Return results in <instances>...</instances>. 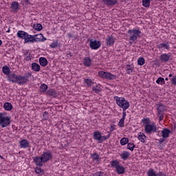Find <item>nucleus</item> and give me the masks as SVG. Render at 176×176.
I'll return each instance as SVG.
<instances>
[{"mask_svg": "<svg viewBox=\"0 0 176 176\" xmlns=\"http://www.w3.org/2000/svg\"><path fill=\"white\" fill-rule=\"evenodd\" d=\"M142 6L144 8H149L151 6V0H142Z\"/></svg>", "mask_w": 176, "mask_h": 176, "instance_id": "obj_41", "label": "nucleus"}, {"mask_svg": "<svg viewBox=\"0 0 176 176\" xmlns=\"http://www.w3.org/2000/svg\"><path fill=\"white\" fill-rule=\"evenodd\" d=\"M8 80L9 82H12V83H17L18 85H22L21 79H20V75H17L14 73H12L8 76Z\"/></svg>", "mask_w": 176, "mask_h": 176, "instance_id": "obj_8", "label": "nucleus"}, {"mask_svg": "<svg viewBox=\"0 0 176 176\" xmlns=\"http://www.w3.org/2000/svg\"><path fill=\"white\" fill-rule=\"evenodd\" d=\"M120 144L122 146L126 145V144H129V138H122L120 140Z\"/></svg>", "mask_w": 176, "mask_h": 176, "instance_id": "obj_42", "label": "nucleus"}, {"mask_svg": "<svg viewBox=\"0 0 176 176\" xmlns=\"http://www.w3.org/2000/svg\"><path fill=\"white\" fill-rule=\"evenodd\" d=\"M32 76V74L30 72H26L24 74L23 76H20L21 83V85H25L28 82H30V78Z\"/></svg>", "mask_w": 176, "mask_h": 176, "instance_id": "obj_10", "label": "nucleus"}, {"mask_svg": "<svg viewBox=\"0 0 176 176\" xmlns=\"http://www.w3.org/2000/svg\"><path fill=\"white\" fill-rule=\"evenodd\" d=\"M34 172L36 174L38 175H43L45 174V170L39 167H36L34 168Z\"/></svg>", "mask_w": 176, "mask_h": 176, "instance_id": "obj_34", "label": "nucleus"}, {"mask_svg": "<svg viewBox=\"0 0 176 176\" xmlns=\"http://www.w3.org/2000/svg\"><path fill=\"white\" fill-rule=\"evenodd\" d=\"M101 90H102V89H101V87L98 85H96L92 87V91L95 92L96 94H98V93H100Z\"/></svg>", "mask_w": 176, "mask_h": 176, "instance_id": "obj_38", "label": "nucleus"}, {"mask_svg": "<svg viewBox=\"0 0 176 176\" xmlns=\"http://www.w3.org/2000/svg\"><path fill=\"white\" fill-rule=\"evenodd\" d=\"M34 42H45L46 41V38L43 36V34H34Z\"/></svg>", "mask_w": 176, "mask_h": 176, "instance_id": "obj_13", "label": "nucleus"}, {"mask_svg": "<svg viewBox=\"0 0 176 176\" xmlns=\"http://www.w3.org/2000/svg\"><path fill=\"white\" fill-rule=\"evenodd\" d=\"M130 156V153L128 151H123L122 154H120V157L122 160H127Z\"/></svg>", "mask_w": 176, "mask_h": 176, "instance_id": "obj_27", "label": "nucleus"}, {"mask_svg": "<svg viewBox=\"0 0 176 176\" xmlns=\"http://www.w3.org/2000/svg\"><path fill=\"white\" fill-rule=\"evenodd\" d=\"M120 127H124V118H121L118 122Z\"/></svg>", "mask_w": 176, "mask_h": 176, "instance_id": "obj_48", "label": "nucleus"}, {"mask_svg": "<svg viewBox=\"0 0 176 176\" xmlns=\"http://www.w3.org/2000/svg\"><path fill=\"white\" fill-rule=\"evenodd\" d=\"M84 82L86 83L87 86L88 87H91L93 85H94V82L91 78H85L84 79Z\"/></svg>", "mask_w": 176, "mask_h": 176, "instance_id": "obj_31", "label": "nucleus"}, {"mask_svg": "<svg viewBox=\"0 0 176 176\" xmlns=\"http://www.w3.org/2000/svg\"><path fill=\"white\" fill-rule=\"evenodd\" d=\"M11 8L13 12H17V10H19V3L16 1H13L11 4Z\"/></svg>", "mask_w": 176, "mask_h": 176, "instance_id": "obj_33", "label": "nucleus"}, {"mask_svg": "<svg viewBox=\"0 0 176 176\" xmlns=\"http://www.w3.org/2000/svg\"><path fill=\"white\" fill-rule=\"evenodd\" d=\"M142 123H143V124H151V120H149V118H144L142 120Z\"/></svg>", "mask_w": 176, "mask_h": 176, "instance_id": "obj_46", "label": "nucleus"}, {"mask_svg": "<svg viewBox=\"0 0 176 176\" xmlns=\"http://www.w3.org/2000/svg\"><path fill=\"white\" fill-rule=\"evenodd\" d=\"M47 90V85H46V84H42L40 86V93H45V91H46Z\"/></svg>", "mask_w": 176, "mask_h": 176, "instance_id": "obj_40", "label": "nucleus"}, {"mask_svg": "<svg viewBox=\"0 0 176 176\" xmlns=\"http://www.w3.org/2000/svg\"><path fill=\"white\" fill-rule=\"evenodd\" d=\"M31 58H32V54H31V53H29L28 56H26L25 58V61H30L31 60Z\"/></svg>", "mask_w": 176, "mask_h": 176, "instance_id": "obj_51", "label": "nucleus"}, {"mask_svg": "<svg viewBox=\"0 0 176 176\" xmlns=\"http://www.w3.org/2000/svg\"><path fill=\"white\" fill-rule=\"evenodd\" d=\"M144 132L146 134H152V133H160L157 131V127L155 123L146 124L144 126Z\"/></svg>", "mask_w": 176, "mask_h": 176, "instance_id": "obj_5", "label": "nucleus"}, {"mask_svg": "<svg viewBox=\"0 0 176 176\" xmlns=\"http://www.w3.org/2000/svg\"><path fill=\"white\" fill-rule=\"evenodd\" d=\"M19 144L21 148H28L29 145H30V142H28V141H27V140L25 139H23L22 140H21L19 142Z\"/></svg>", "mask_w": 176, "mask_h": 176, "instance_id": "obj_20", "label": "nucleus"}, {"mask_svg": "<svg viewBox=\"0 0 176 176\" xmlns=\"http://www.w3.org/2000/svg\"><path fill=\"white\" fill-rule=\"evenodd\" d=\"M156 105V109L157 111L158 115H162V113H163V112L166 111V106L163 104V103H159Z\"/></svg>", "mask_w": 176, "mask_h": 176, "instance_id": "obj_14", "label": "nucleus"}, {"mask_svg": "<svg viewBox=\"0 0 176 176\" xmlns=\"http://www.w3.org/2000/svg\"><path fill=\"white\" fill-rule=\"evenodd\" d=\"M28 35V33L27 32H24L23 30H19L16 36L20 39H23L25 41V38H27V36Z\"/></svg>", "mask_w": 176, "mask_h": 176, "instance_id": "obj_17", "label": "nucleus"}, {"mask_svg": "<svg viewBox=\"0 0 176 176\" xmlns=\"http://www.w3.org/2000/svg\"><path fill=\"white\" fill-rule=\"evenodd\" d=\"M3 108L6 111H12L13 109V105L10 102H6L3 104Z\"/></svg>", "mask_w": 176, "mask_h": 176, "instance_id": "obj_29", "label": "nucleus"}, {"mask_svg": "<svg viewBox=\"0 0 176 176\" xmlns=\"http://www.w3.org/2000/svg\"><path fill=\"white\" fill-rule=\"evenodd\" d=\"M23 1L25 3V5H30V3H31L30 0H23Z\"/></svg>", "mask_w": 176, "mask_h": 176, "instance_id": "obj_56", "label": "nucleus"}, {"mask_svg": "<svg viewBox=\"0 0 176 176\" xmlns=\"http://www.w3.org/2000/svg\"><path fill=\"white\" fill-rule=\"evenodd\" d=\"M134 148H135V144L133 143H129L127 145V149H129V151H131L133 152L134 151Z\"/></svg>", "mask_w": 176, "mask_h": 176, "instance_id": "obj_45", "label": "nucleus"}, {"mask_svg": "<svg viewBox=\"0 0 176 176\" xmlns=\"http://www.w3.org/2000/svg\"><path fill=\"white\" fill-rule=\"evenodd\" d=\"M3 114H0V126L3 128L10 126L12 118L10 116L2 117Z\"/></svg>", "mask_w": 176, "mask_h": 176, "instance_id": "obj_7", "label": "nucleus"}, {"mask_svg": "<svg viewBox=\"0 0 176 176\" xmlns=\"http://www.w3.org/2000/svg\"><path fill=\"white\" fill-rule=\"evenodd\" d=\"M39 63L41 67H46V65H47V59H46V58L41 57L39 58Z\"/></svg>", "mask_w": 176, "mask_h": 176, "instance_id": "obj_28", "label": "nucleus"}, {"mask_svg": "<svg viewBox=\"0 0 176 176\" xmlns=\"http://www.w3.org/2000/svg\"><path fill=\"white\" fill-rule=\"evenodd\" d=\"M171 85L176 86V75L170 79Z\"/></svg>", "mask_w": 176, "mask_h": 176, "instance_id": "obj_50", "label": "nucleus"}, {"mask_svg": "<svg viewBox=\"0 0 176 176\" xmlns=\"http://www.w3.org/2000/svg\"><path fill=\"white\" fill-rule=\"evenodd\" d=\"M53 159V153L50 150H47L43 153V155L39 156H35L33 157V162L37 167H42L43 163H47L50 160Z\"/></svg>", "mask_w": 176, "mask_h": 176, "instance_id": "obj_1", "label": "nucleus"}, {"mask_svg": "<svg viewBox=\"0 0 176 176\" xmlns=\"http://www.w3.org/2000/svg\"><path fill=\"white\" fill-rule=\"evenodd\" d=\"M109 137H111L110 132H108V135L107 136L101 135V132L98 131L94 132V140H95V141H98V144H102V142L106 141V140H108Z\"/></svg>", "mask_w": 176, "mask_h": 176, "instance_id": "obj_3", "label": "nucleus"}, {"mask_svg": "<svg viewBox=\"0 0 176 176\" xmlns=\"http://www.w3.org/2000/svg\"><path fill=\"white\" fill-rule=\"evenodd\" d=\"M101 46V42L97 41V40H89V47L92 50H97V49H100V47Z\"/></svg>", "mask_w": 176, "mask_h": 176, "instance_id": "obj_9", "label": "nucleus"}, {"mask_svg": "<svg viewBox=\"0 0 176 176\" xmlns=\"http://www.w3.org/2000/svg\"><path fill=\"white\" fill-rule=\"evenodd\" d=\"M171 76H173V74H170L169 76H168V77H169V78H171Z\"/></svg>", "mask_w": 176, "mask_h": 176, "instance_id": "obj_64", "label": "nucleus"}, {"mask_svg": "<svg viewBox=\"0 0 176 176\" xmlns=\"http://www.w3.org/2000/svg\"><path fill=\"white\" fill-rule=\"evenodd\" d=\"M102 2L107 8H113L118 3V0H102Z\"/></svg>", "mask_w": 176, "mask_h": 176, "instance_id": "obj_11", "label": "nucleus"}, {"mask_svg": "<svg viewBox=\"0 0 176 176\" xmlns=\"http://www.w3.org/2000/svg\"><path fill=\"white\" fill-rule=\"evenodd\" d=\"M157 176H167V175L164 174L163 172H159L157 173Z\"/></svg>", "mask_w": 176, "mask_h": 176, "instance_id": "obj_54", "label": "nucleus"}, {"mask_svg": "<svg viewBox=\"0 0 176 176\" xmlns=\"http://www.w3.org/2000/svg\"><path fill=\"white\" fill-rule=\"evenodd\" d=\"M125 71H126L128 75H130V74L134 71V66H133V65H126L125 67Z\"/></svg>", "mask_w": 176, "mask_h": 176, "instance_id": "obj_26", "label": "nucleus"}, {"mask_svg": "<svg viewBox=\"0 0 176 176\" xmlns=\"http://www.w3.org/2000/svg\"><path fill=\"white\" fill-rule=\"evenodd\" d=\"M157 49L160 50H168L170 49V45L168 42L166 43H162L157 45Z\"/></svg>", "mask_w": 176, "mask_h": 176, "instance_id": "obj_15", "label": "nucleus"}, {"mask_svg": "<svg viewBox=\"0 0 176 176\" xmlns=\"http://www.w3.org/2000/svg\"><path fill=\"white\" fill-rule=\"evenodd\" d=\"M147 175L148 176H157V173H156V171L153 170V168H150L147 170Z\"/></svg>", "mask_w": 176, "mask_h": 176, "instance_id": "obj_37", "label": "nucleus"}, {"mask_svg": "<svg viewBox=\"0 0 176 176\" xmlns=\"http://www.w3.org/2000/svg\"><path fill=\"white\" fill-rule=\"evenodd\" d=\"M98 75L100 78H103V79H108L109 80H115L116 79V75H113L109 72L99 71Z\"/></svg>", "mask_w": 176, "mask_h": 176, "instance_id": "obj_6", "label": "nucleus"}, {"mask_svg": "<svg viewBox=\"0 0 176 176\" xmlns=\"http://www.w3.org/2000/svg\"><path fill=\"white\" fill-rule=\"evenodd\" d=\"M2 71L5 75L10 76V69L8 66H3L2 67Z\"/></svg>", "mask_w": 176, "mask_h": 176, "instance_id": "obj_35", "label": "nucleus"}, {"mask_svg": "<svg viewBox=\"0 0 176 176\" xmlns=\"http://www.w3.org/2000/svg\"><path fill=\"white\" fill-rule=\"evenodd\" d=\"M164 141H166V139H161L159 140V144H163Z\"/></svg>", "mask_w": 176, "mask_h": 176, "instance_id": "obj_58", "label": "nucleus"}, {"mask_svg": "<svg viewBox=\"0 0 176 176\" xmlns=\"http://www.w3.org/2000/svg\"><path fill=\"white\" fill-rule=\"evenodd\" d=\"M28 53H30V51L29 50H27L25 54H24V56H27V54H28Z\"/></svg>", "mask_w": 176, "mask_h": 176, "instance_id": "obj_60", "label": "nucleus"}, {"mask_svg": "<svg viewBox=\"0 0 176 176\" xmlns=\"http://www.w3.org/2000/svg\"><path fill=\"white\" fill-rule=\"evenodd\" d=\"M47 96H50L52 98H56L57 97V92L54 89H50L46 91Z\"/></svg>", "mask_w": 176, "mask_h": 176, "instance_id": "obj_16", "label": "nucleus"}, {"mask_svg": "<svg viewBox=\"0 0 176 176\" xmlns=\"http://www.w3.org/2000/svg\"><path fill=\"white\" fill-rule=\"evenodd\" d=\"M159 119H160V121L163 120V119H164V116H163V114H162L161 116H160Z\"/></svg>", "mask_w": 176, "mask_h": 176, "instance_id": "obj_57", "label": "nucleus"}, {"mask_svg": "<svg viewBox=\"0 0 176 176\" xmlns=\"http://www.w3.org/2000/svg\"><path fill=\"white\" fill-rule=\"evenodd\" d=\"M67 36L69 38V39L75 40L78 38V36L76 35H72L71 33H67Z\"/></svg>", "mask_w": 176, "mask_h": 176, "instance_id": "obj_49", "label": "nucleus"}, {"mask_svg": "<svg viewBox=\"0 0 176 176\" xmlns=\"http://www.w3.org/2000/svg\"><path fill=\"white\" fill-rule=\"evenodd\" d=\"M126 109H123L122 119H124V120L126 119Z\"/></svg>", "mask_w": 176, "mask_h": 176, "instance_id": "obj_53", "label": "nucleus"}, {"mask_svg": "<svg viewBox=\"0 0 176 176\" xmlns=\"http://www.w3.org/2000/svg\"><path fill=\"white\" fill-rule=\"evenodd\" d=\"M1 114H3L2 116H1V118H6L5 116H6V113H0V115Z\"/></svg>", "mask_w": 176, "mask_h": 176, "instance_id": "obj_59", "label": "nucleus"}, {"mask_svg": "<svg viewBox=\"0 0 176 176\" xmlns=\"http://www.w3.org/2000/svg\"><path fill=\"white\" fill-rule=\"evenodd\" d=\"M128 34V36H129V41L131 43H133V42H135V41L138 39V36H140L141 31L137 29L129 30Z\"/></svg>", "mask_w": 176, "mask_h": 176, "instance_id": "obj_4", "label": "nucleus"}, {"mask_svg": "<svg viewBox=\"0 0 176 176\" xmlns=\"http://www.w3.org/2000/svg\"><path fill=\"white\" fill-rule=\"evenodd\" d=\"M106 43L107 46H113V43H115V40L113 39V36H109L106 39Z\"/></svg>", "mask_w": 176, "mask_h": 176, "instance_id": "obj_22", "label": "nucleus"}, {"mask_svg": "<svg viewBox=\"0 0 176 176\" xmlns=\"http://www.w3.org/2000/svg\"><path fill=\"white\" fill-rule=\"evenodd\" d=\"M144 64H145V58H144L143 57H140L138 59V65H144Z\"/></svg>", "mask_w": 176, "mask_h": 176, "instance_id": "obj_43", "label": "nucleus"}, {"mask_svg": "<svg viewBox=\"0 0 176 176\" xmlns=\"http://www.w3.org/2000/svg\"><path fill=\"white\" fill-rule=\"evenodd\" d=\"M138 138L140 142H143V144H145L146 142V135H145V134L142 133V132L139 133Z\"/></svg>", "mask_w": 176, "mask_h": 176, "instance_id": "obj_21", "label": "nucleus"}, {"mask_svg": "<svg viewBox=\"0 0 176 176\" xmlns=\"http://www.w3.org/2000/svg\"><path fill=\"white\" fill-rule=\"evenodd\" d=\"M6 32H10V28H8V30L6 31Z\"/></svg>", "mask_w": 176, "mask_h": 176, "instance_id": "obj_62", "label": "nucleus"}, {"mask_svg": "<svg viewBox=\"0 0 176 176\" xmlns=\"http://www.w3.org/2000/svg\"><path fill=\"white\" fill-rule=\"evenodd\" d=\"M113 98L120 108L122 109H129L130 108V102L126 98L118 96H114Z\"/></svg>", "mask_w": 176, "mask_h": 176, "instance_id": "obj_2", "label": "nucleus"}, {"mask_svg": "<svg viewBox=\"0 0 176 176\" xmlns=\"http://www.w3.org/2000/svg\"><path fill=\"white\" fill-rule=\"evenodd\" d=\"M58 46V40L54 41L50 45V47L52 49H56Z\"/></svg>", "mask_w": 176, "mask_h": 176, "instance_id": "obj_44", "label": "nucleus"}, {"mask_svg": "<svg viewBox=\"0 0 176 176\" xmlns=\"http://www.w3.org/2000/svg\"><path fill=\"white\" fill-rule=\"evenodd\" d=\"M114 130H115V125H111L110 126V129H109L110 132L109 133H112V131H113Z\"/></svg>", "mask_w": 176, "mask_h": 176, "instance_id": "obj_55", "label": "nucleus"}, {"mask_svg": "<svg viewBox=\"0 0 176 176\" xmlns=\"http://www.w3.org/2000/svg\"><path fill=\"white\" fill-rule=\"evenodd\" d=\"M35 39L34 38V35L28 34L26 38L24 40V43H34Z\"/></svg>", "mask_w": 176, "mask_h": 176, "instance_id": "obj_18", "label": "nucleus"}, {"mask_svg": "<svg viewBox=\"0 0 176 176\" xmlns=\"http://www.w3.org/2000/svg\"><path fill=\"white\" fill-rule=\"evenodd\" d=\"M67 54L70 56V57H72V54L71 53V52H67Z\"/></svg>", "mask_w": 176, "mask_h": 176, "instance_id": "obj_61", "label": "nucleus"}, {"mask_svg": "<svg viewBox=\"0 0 176 176\" xmlns=\"http://www.w3.org/2000/svg\"><path fill=\"white\" fill-rule=\"evenodd\" d=\"M173 129H174V130H175V129H176V124H174Z\"/></svg>", "mask_w": 176, "mask_h": 176, "instance_id": "obj_63", "label": "nucleus"}, {"mask_svg": "<svg viewBox=\"0 0 176 176\" xmlns=\"http://www.w3.org/2000/svg\"><path fill=\"white\" fill-rule=\"evenodd\" d=\"M94 176H104V173L101 171L96 172L94 174Z\"/></svg>", "mask_w": 176, "mask_h": 176, "instance_id": "obj_52", "label": "nucleus"}, {"mask_svg": "<svg viewBox=\"0 0 176 176\" xmlns=\"http://www.w3.org/2000/svg\"><path fill=\"white\" fill-rule=\"evenodd\" d=\"M43 120H45V121L49 120V112L45 111L43 113Z\"/></svg>", "mask_w": 176, "mask_h": 176, "instance_id": "obj_47", "label": "nucleus"}, {"mask_svg": "<svg viewBox=\"0 0 176 176\" xmlns=\"http://www.w3.org/2000/svg\"><path fill=\"white\" fill-rule=\"evenodd\" d=\"M116 171L117 173V174H124V172L126 171V169H124V167L123 166H117V168H116Z\"/></svg>", "mask_w": 176, "mask_h": 176, "instance_id": "obj_25", "label": "nucleus"}, {"mask_svg": "<svg viewBox=\"0 0 176 176\" xmlns=\"http://www.w3.org/2000/svg\"><path fill=\"white\" fill-rule=\"evenodd\" d=\"M83 64L85 67H90L91 65V58L90 57L84 58Z\"/></svg>", "mask_w": 176, "mask_h": 176, "instance_id": "obj_23", "label": "nucleus"}, {"mask_svg": "<svg viewBox=\"0 0 176 176\" xmlns=\"http://www.w3.org/2000/svg\"><path fill=\"white\" fill-rule=\"evenodd\" d=\"M91 157L93 159V160H94V162H96V163L100 162V155L97 154V153L91 154Z\"/></svg>", "mask_w": 176, "mask_h": 176, "instance_id": "obj_36", "label": "nucleus"}, {"mask_svg": "<svg viewBox=\"0 0 176 176\" xmlns=\"http://www.w3.org/2000/svg\"><path fill=\"white\" fill-rule=\"evenodd\" d=\"M156 83L157 85H166V81L164 80V78L162 77H159L157 80H156Z\"/></svg>", "mask_w": 176, "mask_h": 176, "instance_id": "obj_39", "label": "nucleus"}, {"mask_svg": "<svg viewBox=\"0 0 176 176\" xmlns=\"http://www.w3.org/2000/svg\"><path fill=\"white\" fill-rule=\"evenodd\" d=\"M32 69L35 72H39L41 71V66L36 63H33L32 64Z\"/></svg>", "mask_w": 176, "mask_h": 176, "instance_id": "obj_24", "label": "nucleus"}, {"mask_svg": "<svg viewBox=\"0 0 176 176\" xmlns=\"http://www.w3.org/2000/svg\"><path fill=\"white\" fill-rule=\"evenodd\" d=\"M120 164V162L118 160H113L110 162L111 167H113V168H117Z\"/></svg>", "mask_w": 176, "mask_h": 176, "instance_id": "obj_30", "label": "nucleus"}, {"mask_svg": "<svg viewBox=\"0 0 176 176\" xmlns=\"http://www.w3.org/2000/svg\"><path fill=\"white\" fill-rule=\"evenodd\" d=\"M171 131L170 129L165 128L162 131V138H168L170 137V133Z\"/></svg>", "mask_w": 176, "mask_h": 176, "instance_id": "obj_19", "label": "nucleus"}, {"mask_svg": "<svg viewBox=\"0 0 176 176\" xmlns=\"http://www.w3.org/2000/svg\"><path fill=\"white\" fill-rule=\"evenodd\" d=\"M33 28L34 30H35V31H42V30L43 29V27L41 23H34L33 25Z\"/></svg>", "mask_w": 176, "mask_h": 176, "instance_id": "obj_32", "label": "nucleus"}, {"mask_svg": "<svg viewBox=\"0 0 176 176\" xmlns=\"http://www.w3.org/2000/svg\"><path fill=\"white\" fill-rule=\"evenodd\" d=\"M170 57H171V54L170 53L162 54L160 56V60L162 63H168V61H170Z\"/></svg>", "mask_w": 176, "mask_h": 176, "instance_id": "obj_12", "label": "nucleus"}]
</instances>
